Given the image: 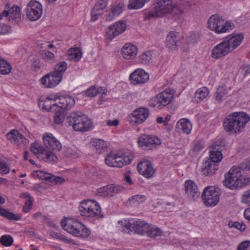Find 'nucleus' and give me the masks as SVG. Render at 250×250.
Listing matches in <instances>:
<instances>
[{"label": "nucleus", "mask_w": 250, "mask_h": 250, "mask_svg": "<svg viewBox=\"0 0 250 250\" xmlns=\"http://www.w3.org/2000/svg\"><path fill=\"white\" fill-rule=\"evenodd\" d=\"M149 0H129L128 8L130 9H138L142 7Z\"/></svg>", "instance_id": "obj_43"}, {"label": "nucleus", "mask_w": 250, "mask_h": 250, "mask_svg": "<svg viewBox=\"0 0 250 250\" xmlns=\"http://www.w3.org/2000/svg\"><path fill=\"white\" fill-rule=\"evenodd\" d=\"M238 250H250V242L244 241L238 247Z\"/></svg>", "instance_id": "obj_58"}, {"label": "nucleus", "mask_w": 250, "mask_h": 250, "mask_svg": "<svg viewBox=\"0 0 250 250\" xmlns=\"http://www.w3.org/2000/svg\"><path fill=\"white\" fill-rule=\"evenodd\" d=\"M106 91V89H104L102 87H96L93 85L84 91V95L88 97H94L100 93L105 95Z\"/></svg>", "instance_id": "obj_32"}, {"label": "nucleus", "mask_w": 250, "mask_h": 250, "mask_svg": "<svg viewBox=\"0 0 250 250\" xmlns=\"http://www.w3.org/2000/svg\"><path fill=\"white\" fill-rule=\"evenodd\" d=\"M42 13V4L35 0H31L26 8V15L27 17L32 21H35L39 19Z\"/></svg>", "instance_id": "obj_11"}, {"label": "nucleus", "mask_w": 250, "mask_h": 250, "mask_svg": "<svg viewBox=\"0 0 250 250\" xmlns=\"http://www.w3.org/2000/svg\"><path fill=\"white\" fill-rule=\"evenodd\" d=\"M179 42L180 38L178 36V33L171 31L167 34L166 40V45L169 49H176Z\"/></svg>", "instance_id": "obj_26"}, {"label": "nucleus", "mask_w": 250, "mask_h": 250, "mask_svg": "<svg viewBox=\"0 0 250 250\" xmlns=\"http://www.w3.org/2000/svg\"><path fill=\"white\" fill-rule=\"evenodd\" d=\"M67 63L64 61H62L57 63L55 65L54 69L53 71L61 74V76L62 77L63 73L67 69Z\"/></svg>", "instance_id": "obj_46"}, {"label": "nucleus", "mask_w": 250, "mask_h": 250, "mask_svg": "<svg viewBox=\"0 0 250 250\" xmlns=\"http://www.w3.org/2000/svg\"><path fill=\"white\" fill-rule=\"evenodd\" d=\"M224 148V145L221 141H216L213 143L209 150V158L208 160L213 163L217 164L223 159L222 151Z\"/></svg>", "instance_id": "obj_14"}, {"label": "nucleus", "mask_w": 250, "mask_h": 250, "mask_svg": "<svg viewBox=\"0 0 250 250\" xmlns=\"http://www.w3.org/2000/svg\"><path fill=\"white\" fill-rule=\"evenodd\" d=\"M126 24L124 21H120L109 26L106 32V36L112 40L123 33L126 29Z\"/></svg>", "instance_id": "obj_20"}, {"label": "nucleus", "mask_w": 250, "mask_h": 250, "mask_svg": "<svg viewBox=\"0 0 250 250\" xmlns=\"http://www.w3.org/2000/svg\"><path fill=\"white\" fill-rule=\"evenodd\" d=\"M37 175L40 179L44 180L45 181L52 183L54 184L62 183L64 181V178L62 177L55 176L50 173H47L42 170L37 171Z\"/></svg>", "instance_id": "obj_25"}, {"label": "nucleus", "mask_w": 250, "mask_h": 250, "mask_svg": "<svg viewBox=\"0 0 250 250\" xmlns=\"http://www.w3.org/2000/svg\"><path fill=\"white\" fill-rule=\"evenodd\" d=\"M241 69L244 73V75L246 76L250 74V65L244 64L242 65Z\"/></svg>", "instance_id": "obj_59"}, {"label": "nucleus", "mask_w": 250, "mask_h": 250, "mask_svg": "<svg viewBox=\"0 0 250 250\" xmlns=\"http://www.w3.org/2000/svg\"><path fill=\"white\" fill-rule=\"evenodd\" d=\"M132 160L127 156H125L118 155L115 153V159L114 162V167H121L125 165L129 164Z\"/></svg>", "instance_id": "obj_34"}, {"label": "nucleus", "mask_w": 250, "mask_h": 250, "mask_svg": "<svg viewBox=\"0 0 250 250\" xmlns=\"http://www.w3.org/2000/svg\"><path fill=\"white\" fill-rule=\"evenodd\" d=\"M59 240L64 242L65 243H72V240L71 239H68L64 235H63L60 233L58 239Z\"/></svg>", "instance_id": "obj_62"}, {"label": "nucleus", "mask_w": 250, "mask_h": 250, "mask_svg": "<svg viewBox=\"0 0 250 250\" xmlns=\"http://www.w3.org/2000/svg\"><path fill=\"white\" fill-rule=\"evenodd\" d=\"M129 79L133 84L145 83L149 80V75L143 69H137L132 72Z\"/></svg>", "instance_id": "obj_17"}, {"label": "nucleus", "mask_w": 250, "mask_h": 250, "mask_svg": "<svg viewBox=\"0 0 250 250\" xmlns=\"http://www.w3.org/2000/svg\"><path fill=\"white\" fill-rule=\"evenodd\" d=\"M93 145L97 153L100 154L107 147V144L106 142L102 139H98L93 141Z\"/></svg>", "instance_id": "obj_41"}, {"label": "nucleus", "mask_w": 250, "mask_h": 250, "mask_svg": "<svg viewBox=\"0 0 250 250\" xmlns=\"http://www.w3.org/2000/svg\"><path fill=\"white\" fill-rule=\"evenodd\" d=\"M250 120V117L245 112H234L226 117L223 125L227 132L240 133Z\"/></svg>", "instance_id": "obj_3"}, {"label": "nucleus", "mask_w": 250, "mask_h": 250, "mask_svg": "<svg viewBox=\"0 0 250 250\" xmlns=\"http://www.w3.org/2000/svg\"><path fill=\"white\" fill-rule=\"evenodd\" d=\"M203 147V144L201 142L197 141L195 143V144L194 146V151H199L201 150Z\"/></svg>", "instance_id": "obj_61"}, {"label": "nucleus", "mask_w": 250, "mask_h": 250, "mask_svg": "<svg viewBox=\"0 0 250 250\" xmlns=\"http://www.w3.org/2000/svg\"><path fill=\"white\" fill-rule=\"evenodd\" d=\"M10 169L6 164L3 161H0V173L2 174H8Z\"/></svg>", "instance_id": "obj_55"}, {"label": "nucleus", "mask_w": 250, "mask_h": 250, "mask_svg": "<svg viewBox=\"0 0 250 250\" xmlns=\"http://www.w3.org/2000/svg\"><path fill=\"white\" fill-rule=\"evenodd\" d=\"M64 155L67 157H75L77 156V152L73 149L67 147L64 150Z\"/></svg>", "instance_id": "obj_56"}, {"label": "nucleus", "mask_w": 250, "mask_h": 250, "mask_svg": "<svg viewBox=\"0 0 250 250\" xmlns=\"http://www.w3.org/2000/svg\"><path fill=\"white\" fill-rule=\"evenodd\" d=\"M62 228L73 236L83 238H87L90 234V231L83 225L77 220L72 219L62 220L61 222Z\"/></svg>", "instance_id": "obj_5"}, {"label": "nucleus", "mask_w": 250, "mask_h": 250, "mask_svg": "<svg viewBox=\"0 0 250 250\" xmlns=\"http://www.w3.org/2000/svg\"><path fill=\"white\" fill-rule=\"evenodd\" d=\"M231 94V87L224 84L217 88L214 96L215 99L220 103L223 99Z\"/></svg>", "instance_id": "obj_28"}, {"label": "nucleus", "mask_w": 250, "mask_h": 250, "mask_svg": "<svg viewBox=\"0 0 250 250\" xmlns=\"http://www.w3.org/2000/svg\"><path fill=\"white\" fill-rule=\"evenodd\" d=\"M125 9V5L122 3L113 4L111 8V12L107 15L106 20L112 21L115 17L118 16Z\"/></svg>", "instance_id": "obj_30"}, {"label": "nucleus", "mask_w": 250, "mask_h": 250, "mask_svg": "<svg viewBox=\"0 0 250 250\" xmlns=\"http://www.w3.org/2000/svg\"><path fill=\"white\" fill-rule=\"evenodd\" d=\"M208 27L216 33H223L229 32L234 27L230 21H225L222 17L213 15L210 17L208 21Z\"/></svg>", "instance_id": "obj_7"}, {"label": "nucleus", "mask_w": 250, "mask_h": 250, "mask_svg": "<svg viewBox=\"0 0 250 250\" xmlns=\"http://www.w3.org/2000/svg\"><path fill=\"white\" fill-rule=\"evenodd\" d=\"M11 71V66L6 61L0 57V73L2 75L9 74Z\"/></svg>", "instance_id": "obj_42"}, {"label": "nucleus", "mask_w": 250, "mask_h": 250, "mask_svg": "<svg viewBox=\"0 0 250 250\" xmlns=\"http://www.w3.org/2000/svg\"><path fill=\"white\" fill-rule=\"evenodd\" d=\"M58 101L54 103L53 105H57L58 108L63 110H68L71 108L75 104L74 98L70 96H61L58 98Z\"/></svg>", "instance_id": "obj_22"}, {"label": "nucleus", "mask_w": 250, "mask_h": 250, "mask_svg": "<svg viewBox=\"0 0 250 250\" xmlns=\"http://www.w3.org/2000/svg\"><path fill=\"white\" fill-rule=\"evenodd\" d=\"M154 6L148 12L149 18L161 17L176 10L173 0H155Z\"/></svg>", "instance_id": "obj_8"}, {"label": "nucleus", "mask_w": 250, "mask_h": 250, "mask_svg": "<svg viewBox=\"0 0 250 250\" xmlns=\"http://www.w3.org/2000/svg\"><path fill=\"white\" fill-rule=\"evenodd\" d=\"M68 59L70 60H74L78 62L82 57V53L80 50L77 48H70L68 51Z\"/></svg>", "instance_id": "obj_40"}, {"label": "nucleus", "mask_w": 250, "mask_h": 250, "mask_svg": "<svg viewBox=\"0 0 250 250\" xmlns=\"http://www.w3.org/2000/svg\"><path fill=\"white\" fill-rule=\"evenodd\" d=\"M7 138L18 146H26L29 141L17 130L13 129L6 134Z\"/></svg>", "instance_id": "obj_19"}, {"label": "nucleus", "mask_w": 250, "mask_h": 250, "mask_svg": "<svg viewBox=\"0 0 250 250\" xmlns=\"http://www.w3.org/2000/svg\"><path fill=\"white\" fill-rule=\"evenodd\" d=\"M174 95L175 91L174 89H166L154 97V100L156 103L155 106L161 108V106L167 105L172 101Z\"/></svg>", "instance_id": "obj_12"}, {"label": "nucleus", "mask_w": 250, "mask_h": 250, "mask_svg": "<svg viewBox=\"0 0 250 250\" xmlns=\"http://www.w3.org/2000/svg\"><path fill=\"white\" fill-rule=\"evenodd\" d=\"M55 109V113L54 115V122L57 124H60L63 122L64 119V110L58 108Z\"/></svg>", "instance_id": "obj_44"}, {"label": "nucleus", "mask_w": 250, "mask_h": 250, "mask_svg": "<svg viewBox=\"0 0 250 250\" xmlns=\"http://www.w3.org/2000/svg\"><path fill=\"white\" fill-rule=\"evenodd\" d=\"M132 223L133 219L129 220L128 221L125 220V221H119L118 222L119 225L120 226L119 227L120 229L122 230L125 233H130L132 231Z\"/></svg>", "instance_id": "obj_38"}, {"label": "nucleus", "mask_w": 250, "mask_h": 250, "mask_svg": "<svg viewBox=\"0 0 250 250\" xmlns=\"http://www.w3.org/2000/svg\"><path fill=\"white\" fill-rule=\"evenodd\" d=\"M123 190L124 187L121 185H109L99 188L97 191L100 196L112 197Z\"/></svg>", "instance_id": "obj_16"}, {"label": "nucleus", "mask_w": 250, "mask_h": 250, "mask_svg": "<svg viewBox=\"0 0 250 250\" xmlns=\"http://www.w3.org/2000/svg\"><path fill=\"white\" fill-rule=\"evenodd\" d=\"M243 200L247 202L250 201V189L246 191L243 195Z\"/></svg>", "instance_id": "obj_63"}, {"label": "nucleus", "mask_w": 250, "mask_h": 250, "mask_svg": "<svg viewBox=\"0 0 250 250\" xmlns=\"http://www.w3.org/2000/svg\"><path fill=\"white\" fill-rule=\"evenodd\" d=\"M137 170L140 174L147 178L152 177L155 173V169L153 167L152 164L148 160L140 162L137 166Z\"/></svg>", "instance_id": "obj_21"}, {"label": "nucleus", "mask_w": 250, "mask_h": 250, "mask_svg": "<svg viewBox=\"0 0 250 250\" xmlns=\"http://www.w3.org/2000/svg\"><path fill=\"white\" fill-rule=\"evenodd\" d=\"M43 59L46 62L53 63L55 61L54 54L48 50H44L42 53Z\"/></svg>", "instance_id": "obj_50"}, {"label": "nucleus", "mask_w": 250, "mask_h": 250, "mask_svg": "<svg viewBox=\"0 0 250 250\" xmlns=\"http://www.w3.org/2000/svg\"><path fill=\"white\" fill-rule=\"evenodd\" d=\"M21 197L24 199L25 200V205L23 207L22 210L24 212L27 213L32 208L33 198L28 193H22Z\"/></svg>", "instance_id": "obj_36"}, {"label": "nucleus", "mask_w": 250, "mask_h": 250, "mask_svg": "<svg viewBox=\"0 0 250 250\" xmlns=\"http://www.w3.org/2000/svg\"><path fill=\"white\" fill-rule=\"evenodd\" d=\"M115 159V153L111 152L109 153L105 158V164L111 167H114V162Z\"/></svg>", "instance_id": "obj_52"}, {"label": "nucleus", "mask_w": 250, "mask_h": 250, "mask_svg": "<svg viewBox=\"0 0 250 250\" xmlns=\"http://www.w3.org/2000/svg\"><path fill=\"white\" fill-rule=\"evenodd\" d=\"M79 210L82 216L86 217H94L103 215L101 214V210L98 204L93 201L87 200L82 201L79 207Z\"/></svg>", "instance_id": "obj_9"}, {"label": "nucleus", "mask_w": 250, "mask_h": 250, "mask_svg": "<svg viewBox=\"0 0 250 250\" xmlns=\"http://www.w3.org/2000/svg\"><path fill=\"white\" fill-rule=\"evenodd\" d=\"M145 199V196L143 195H136L131 196L129 199V201L130 202H132V203H134L135 202L137 203H141L144 201Z\"/></svg>", "instance_id": "obj_54"}, {"label": "nucleus", "mask_w": 250, "mask_h": 250, "mask_svg": "<svg viewBox=\"0 0 250 250\" xmlns=\"http://www.w3.org/2000/svg\"><path fill=\"white\" fill-rule=\"evenodd\" d=\"M13 241L12 237L9 235H3L0 238V243L5 247L11 246L13 243Z\"/></svg>", "instance_id": "obj_49"}, {"label": "nucleus", "mask_w": 250, "mask_h": 250, "mask_svg": "<svg viewBox=\"0 0 250 250\" xmlns=\"http://www.w3.org/2000/svg\"><path fill=\"white\" fill-rule=\"evenodd\" d=\"M149 111L147 108L140 107L135 110L132 116L134 120H132L136 124H140L144 122L148 117Z\"/></svg>", "instance_id": "obj_23"}, {"label": "nucleus", "mask_w": 250, "mask_h": 250, "mask_svg": "<svg viewBox=\"0 0 250 250\" xmlns=\"http://www.w3.org/2000/svg\"><path fill=\"white\" fill-rule=\"evenodd\" d=\"M177 128L186 134H189L192 129V125L187 119H182L177 123Z\"/></svg>", "instance_id": "obj_31"}, {"label": "nucleus", "mask_w": 250, "mask_h": 250, "mask_svg": "<svg viewBox=\"0 0 250 250\" xmlns=\"http://www.w3.org/2000/svg\"><path fill=\"white\" fill-rule=\"evenodd\" d=\"M43 141L46 149L42 148L38 143L31 144L30 150L37 157L45 162L56 163L58 158L54 152L60 151L62 149L60 142L51 133H46L43 136Z\"/></svg>", "instance_id": "obj_1"}, {"label": "nucleus", "mask_w": 250, "mask_h": 250, "mask_svg": "<svg viewBox=\"0 0 250 250\" xmlns=\"http://www.w3.org/2000/svg\"><path fill=\"white\" fill-rule=\"evenodd\" d=\"M137 53V48L135 45L126 43L122 49V54L124 58L127 60L133 59Z\"/></svg>", "instance_id": "obj_27"}, {"label": "nucleus", "mask_w": 250, "mask_h": 250, "mask_svg": "<svg viewBox=\"0 0 250 250\" xmlns=\"http://www.w3.org/2000/svg\"><path fill=\"white\" fill-rule=\"evenodd\" d=\"M208 93V89L206 87H203L198 89L196 91L195 93V97L196 99L202 101L207 97Z\"/></svg>", "instance_id": "obj_45"}, {"label": "nucleus", "mask_w": 250, "mask_h": 250, "mask_svg": "<svg viewBox=\"0 0 250 250\" xmlns=\"http://www.w3.org/2000/svg\"><path fill=\"white\" fill-rule=\"evenodd\" d=\"M91 17L90 20L91 21H96L98 19L99 16L102 15V14H99L98 12H97L96 11H94V10H92L91 11Z\"/></svg>", "instance_id": "obj_60"}, {"label": "nucleus", "mask_w": 250, "mask_h": 250, "mask_svg": "<svg viewBox=\"0 0 250 250\" xmlns=\"http://www.w3.org/2000/svg\"><path fill=\"white\" fill-rule=\"evenodd\" d=\"M98 3L95 4L92 10L98 12L99 14H103V10L107 6L106 0H97Z\"/></svg>", "instance_id": "obj_47"}, {"label": "nucleus", "mask_w": 250, "mask_h": 250, "mask_svg": "<svg viewBox=\"0 0 250 250\" xmlns=\"http://www.w3.org/2000/svg\"><path fill=\"white\" fill-rule=\"evenodd\" d=\"M218 169V164L213 163L208 159L205 161L201 166V171L205 176H210L213 175Z\"/></svg>", "instance_id": "obj_24"}, {"label": "nucleus", "mask_w": 250, "mask_h": 250, "mask_svg": "<svg viewBox=\"0 0 250 250\" xmlns=\"http://www.w3.org/2000/svg\"><path fill=\"white\" fill-rule=\"evenodd\" d=\"M139 63L148 65L152 62V53L151 51H148L144 52L139 57Z\"/></svg>", "instance_id": "obj_39"}, {"label": "nucleus", "mask_w": 250, "mask_h": 250, "mask_svg": "<svg viewBox=\"0 0 250 250\" xmlns=\"http://www.w3.org/2000/svg\"><path fill=\"white\" fill-rule=\"evenodd\" d=\"M132 225V229L135 233L144 235L147 230L149 224L144 221L141 220H133Z\"/></svg>", "instance_id": "obj_29"}, {"label": "nucleus", "mask_w": 250, "mask_h": 250, "mask_svg": "<svg viewBox=\"0 0 250 250\" xmlns=\"http://www.w3.org/2000/svg\"><path fill=\"white\" fill-rule=\"evenodd\" d=\"M162 231L160 229L150 225H148V227L145 233L147 236L152 238L160 236L162 235Z\"/></svg>", "instance_id": "obj_37"}, {"label": "nucleus", "mask_w": 250, "mask_h": 250, "mask_svg": "<svg viewBox=\"0 0 250 250\" xmlns=\"http://www.w3.org/2000/svg\"><path fill=\"white\" fill-rule=\"evenodd\" d=\"M228 226L229 228L237 229L241 231L245 230L246 228V225L242 222L230 221L228 223Z\"/></svg>", "instance_id": "obj_51"}, {"label": "nucleus", "mask_w": 250, "mask_h": 250, "mask_svg": "<svg viewBox=\"0 0 250 250\" xmlns=\"http://www.w3.org/2000/svg\"><path fill=\"white\" fill-rule=\"evenodd\" d=\"M201 39V35L199 33L192 32L187 38V42L188 44H194Z\"/></svg>", "instance_id": "obj_48"}, {"label": "nucleus", "mask_w": 250, "mask_h": 250, "mask_svg": "<svg viewBox=\"0 0 250 250\" xmlns=\"http://www.w3.org/2000/svg\"><path fill=\"white\" fill-rule=\"evenodd\" d=\"M54 99V98L49 96L47 97L44 101L40 100L39 102V105L44 110H46L48 111H52L53 108L54 106H57V105H53V104H51V101Z\"/></svg>", "instance_id": "obj_35"}, {"label": "nucleus", "mask_w": 250, "mask_h": 250, "mask_svg": "<svg viewBox=\"0 0 250 250\" xmlns=\"http://www.w3.org/2000/svg\"><path fill=\"white\" fill-rule=\"evenodd\" d=\"M62 79L61 74L52 71L42 77L40 81L45 88H52L58 85Z\"/></svg>", "instance_id": "obj_13"}, {"label": "nucleus", "mask_w": 250, "mask_h": 250, "mask_svg": "<svg viewBox=\"0 0 250 250\" xmlns=\"http://www.w3.org/2000/svg\"><path fill=\"white\" fill-rule=\"evenodd\" d=\"M2 216L10 220L18 221L21 219V217L19 216L16 215L13 213L9 212L6 209L5 212H4Z\"/></svg>", "instance_id": "obj_53"}, {"label": "nucleus", "mask_w": 250, "mask_h": 250, "mask_svg": "<svg viewBox=\"0 0 250 250\" xmlns=\"http://www.w3.org/2000/svg\"><path fill=\"white\" fill-rule=\"evenodd\" d=\"M8 11V19L10 21L11 20H15L16 22L20 21L21 17L20 8L14 5L12 6Z\"/></svg>", "instance_id": "obj_33"}, {"label": "nucleus", "mask_w": 250, "mask_h": 250, "mask_svg": "<svg viewBox=\"0 0 250 250\" xmlns=\"http://www.w3.org/2000/svg\"><path fill=\"white\" fill-rule=\"evenodd\" d=\"M185 193L192 200H195L200 195L196 184L193 181L187 180L184 184Z\"/></svg>", "instance_id": "obj_18"}, {"label": "nucleus", "mask_w": 250, "mask_h": 250, "mask_svg": "<svg viewBox=\"0 0 250 250\" xmlns=\"http://www.w3.org/2000/svg\"><path fill=\"white\" fill-rule=\"evenodd\" d=\"M66 122L70 126L77 131H87L92 125V122L81 112L71 113L66 117Z\"/></svg>", "instance_id": "obj_4"}, {"label": "nucleus", "mask_w": 250, "mask_h": 250, "mask_svg": "<svg viewBox=\"0 0 250 250\" xmlns=\"http://www.w3.org/2000/svg\"><path fill=\"white\" fill-rule=\"evenodd\" d=\"M243 39L242 34H231L226 37L221 42L213 47L211 57L217 59L227 55L239 46Z\"/></svg>", "instance_id": "obj_2"}, {"label": "nucleus", "mask_w": 250, "mask_h": 250, "mask_svg": "<svg viewBox=\"0 0 250 250\" xmlns=\"http://www.w3.org/2000/svg\"><path fill=\"white\" fill-rule=\"evenodd\" d=\"M245 218L250 222V208H246L244 212Z\"/></svg>", "instance_id": "obj_64"}, {"label": "nucleus", "mask_w": 250, "mask_h": 250, "mask_svg": "<svg viewBox=\"0 0 250 250\" xmlns=\"http://www.w3.org/2000/svg\"><path fill=\"white\" fill-rule=\"evenodd\" d=\"M11 32V28L6 24H0V35L6 34Z\"/></svg>", "instance_id": "obj_57"}, {"label": "nucleus", "mask_w": 250, "mask_h": 250, "mask_svg": "<svg viewBox=\"0 0 250 250\" xmlns=\"http://www.w3.org/2000/svg\"><path fill=\"white\" fill-rule=\"evenodd\" d=\"M138 144L140 147L151 149L160 144V141L158 138L154 136L142 135L138 138Z\"/></svg>", "instance_id": "obj_15"}, {"label": "nucleus", "mask_w": 250, "mask_h": 250, "mask_svg": "<svg viewBox=\"0 0 250 250\" xmlns=\"http://www.w3.org/2000/svg\"><path fill=\"white\" fill-rule=\"evenodd\" d=\"M220 192L213 186L206 187L202 193V200L207 207H214L220 200Z\"/></svg>", "instance_id": "obj_10"}, {"label": "nucleus", "mask_w": 250, "mask_h": 250, "mask_svg": "<svg viewBox=\"0 0 250 250\" xmlns=\"http://www.w3.org/2000/svg\"><path fill=\"white\" fill-rule=\"evenodd\" d=\"M223 183L225 187L230 189L242 187L244 183L242 181L241 169L233 166L225 174Z\"/></svg>", "instance_id": "obj_6"}]
</instances>
